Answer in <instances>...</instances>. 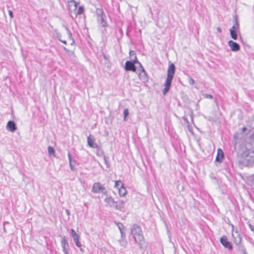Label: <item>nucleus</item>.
I'll return each instance as SVG.
<instances>
[{
  "label": "nucleus",
  "mask_w": 254,
  "mask_h": 254,
  "mask_svg": "<svg viewBox=\"0 0 254 254\" xmlns=\"http://www.w3.org/2000/svg\"><path fill=\"white\" fill-rule=\"evenodd\" d=\"M175 66L174 64L172 63L169 64L167 69V78L164 85V88L162 91L164 95H165L170 89L172 81L175 74Z\"/></svg>",
  "instance_id": "obj_2"
},
{
  "label": "nucleus",
  "mask_w": 254,
  "mask_h": 254,
  "mask_svg": "<svg viewBox=\"0 0 254 254\" xmlns=\"http://www.w3.org/2000/svg\"><path fill=\"white\" fill-rule=\"evenodd\" d=\"M252 182L253 184L254 185V174L252 176Z\"/></svg>",
  "instance_id": "obj_39"
},
{
  "label": "nucleus",
  "mask_w": 254,
  "mask_h": 254,
  "mask_svg": "<svg viewBox=\"0 0 254 254\" xmlns=\"http://www.w3.org/2000/svg\"><path fill=\"white\" fill-rule=\"evenodd\" d=\"M107 206L110 207H116V202L111 196H107L104 200Z\"/></svg>",
  "instance_id": "obj_13"
},
{
  "label": "nucleus",
  "mask_w": 254,
  "mask_h": 254,
  "mask_svg": "<svg viewBox=\"0 0 254 254\" xmlns=\"http://www.w3.org/2000/svg\"><path fill=\"white\" fill-rule=\"evenodd\" d=\"M70 231H71V234L72 236H73V235H74L76 234L75 231L73 229H71Z\"/></svg>",
  "instance_id": "obj_34"
},
{
  "label": "nucleus",
  "mask_w": 254,
  "mask_h": 254,
  "mask_svg": "<svg viewBox=\"0 0 254 254\" xmlns=\"http://www.w3.org/2000/svg\"><path fill=\"white\" fill-rule=\"evenodd\" d=\"M68 159H69V164H70V168L72 170H73V166L71 164V155L69 153L68 154Z\"/></svg>",
  "instance_id": "obj_30"
},
{
  "label": "nucleus",
  "mask_w": 254,
  "mask_h": 254,
  "mask_svg": "<svg viewBox=\"0 0 254 254\" xmlns=\"http://www.w3.org/2000/svg\"><path fill=\"white\" fill-rule=\"evenodd\" d=\"M78 4V3H74L73 4L68 3V6L69 10L71 11H75L77 7Z\"/></svg>",
  "instance_id": "obj_19"
},
{
  "label": "nucleus",
  "mask_w": 254,
  "mask_h": 254,
  "mask_svg": "<svg viewBox=\"0 0 254 254\" xmlns=\"http://www.w3.org/2000/svg\"><path fill=\"white\" fill-rule=\"evenodd\" d=\"M131 233L135 242L139 245H142L144 238L141 228L137 225H134L131 228Z\"/></svg>",
  "instance_id": "obj_4"
},
{
  "label": "nucleus",
  "mask_w": 254,
  "mask_h": 254,
  "mask_svg": "<svg viewBox=\"0 0 254 254\" xmlns=\"http://www.w3.org/2000/svg\"><path fill=\"white\" fill-rule=\"evenodd\" d=\"M48 151L50 155H53L54 157H56L55 149L53 147L49 146Z\"/></svg>",
  "instance_id": "obj_23"
},
{
  "label": "nucleus",
  "mask_w": 254,
  "mask_h": 254,
  "mask_svg": "<svg viewBox=\"0 0 254 254\" xmlns=\"http://www.w3.org/2000/svg\"><path fill=\"white\" fill-rule=\"evenodd\" d=\"M132 61V62L127 61L125 64V69L126 70H131L133 72H135L136 70L135 67L134 66V64Z\"/></svg>",
  "instance_id": "obj_10"
},
{
  "label": "nucleus",
  "mask_w": 254,
  "mask_h": 254,
  "mask_svg": "<svg viewBox=\"0 0 254 254\" xmlns=\"http://www.w3.org/2000/svg\"><path fill=\"white\" fill-rule=\"evenodd\" d=\"M84 8L83 6H79V7L78 8V9L77 11L76 14L79 15V14H82L84 12Z\"/></svg>",
  "instance_id": "obj_25"
},
{
  "label": "nucleus",
  "mask_w": 254,
  "mask_h": 254,
  "mask_svg": "<svg viewBox=\"0 0 254 254\" xmlns=\"http://www.w3.org/2000/svg\"><path fill=\"white\" fill-rule=\"evenodd\" d=\"M65 212H66V214H67V215L68 216H69V215H70V212H69V211L68 210L66 209V210H65Z\"/></svg>",
  "instance_id": "obj_36"
},
{
  "label": "nucleus",
  "mask_w": 254,
  "mask_h": 254,
  "mask_svg": "<svg viewBox=\"0 0 254 254\" xmlns=\"http://www.w3.org/2000/svg\"><path fill=\"white\" fill-rule=\"evenodd\" d=\"M204 96L206 98H210V99L212 98V96L210 94H205Z\"/></svg>",
  "instance_id": "obj_32"
},
{
  "label": "nucleus",
  "mask_w": 254,
  "mask_h": 254,
  "mask_svg": "<svg viewBox=\"0 0 254 254\" xmlns=\"http://www.w3.org/2000/svg\"><path fill=\"white\" fill-rule=\"evenodd\" d=\"M122 238L119 241V243L121 245V246L123 247H125L127 244V241L125 239V236L123 235V237L121 236Z\"/></svg>",
  "instance_id": "obj_22"
},
{
  "label": "nucleus",
  "mask_w": 254,
  "mask_h": 254,
  "mask_svg": "<svg viewBox=\"0 0 254 254\" xmlns=\"http://www.w3.org/2000/svg\"><path fill=\"white\" fill-rule=\"evenodd\" d=\"M129 56L130 57V59L131 61H132L134 63H138L135 53L134 51H130L129 52Z\"/></svg>",
  "instance_id": "obj_18"
},
{
  "label": "nucleus",
  "mask_w": 254,
  "mask_h": 254,
  "mask_svg": "<svg viewBox=\"0 0 254 254\" xmlns=\"http://www.w3.org/2000/svg\"><path fill=\"white\" fill-rule=\"evenodd\" d=\"M96 12L97 15V20L99 24H100L102 27L107 26V23L104 19L105 16L104 15L103 10L100 8H97Z\"/></svg>",
  "instance_id": "obj_5"
},
{
  "label": "nucleus",
  "mask_w": 254,
  "mask_h": 254,
  "mask_svg": "<svg viewBox=\"0 0 254 254\" xmlns=\"http://www.w3.org/2000/svg\"><path fill=\"white\" fill-rule=\"evenodd\" d=\"M228 45L233 52H237L240 50V47L239 45L232 40L228 42Z\"/></svg>",
  "instance_id": "obj_11"
},
{
  "label": "nucleus",
  "mask_w": 254,
  "mask_h": 254,
  "mask_svg": "<svg viewBox=\"0 0 254 254\" xmlns=\"http://www.w3.org/2000/svg\"><path fill=\"white\" fill-rule=\"evenodd\" d=\"M235 23L233 26V27H232V28L231 29H233V30H236V29L239 28V25L238 22L236 19L235 20Z\"/></svg>",
  "instance_id": "obj_26"
},
{
  "label": "nucleus",
  "mask_w": 254,
  "mask_h": 254,
  "mask_svg": "<svg viewBox=\"0 0 254 254\" xmlns=\"http://www.w3.org/2000/svg\"><path fill=\"white\" fill-rule=\"evenodd\" d=\"M240 165L243 167L251 166L254 162V150L251 142H243L240 146Z\"/></svg>",
  "instance_id": "obj_1"
},
{
  "label": "nucleus",
  "mask_w": 254,
  "mask_h": 254,
  "mask_svg": "<svg viewBox=\"0 0 254 254\" xmlns=\"http://www.w3.org/2000/svg\"><path fill=\"white\" fill-rule=\"evenodd\" d=\"M61 244H62V246L63 248L64 253H67L68 245V243L67 242V241H66L65 237H64V238H62V239L61 240Z\"/></svg>",
  "instance_id": "obj_15"
},
{
  "label": "nucleus",
  "mask_w": 254,
  "mask_h": 254,
  "mask_svg": "<svg viewBox=\"0 0 254 254\" xmlns=\"http://www.w3.org/2000/svg\"><path fill=\"white\" fill-rule=\"evenodd\" d=\"M118 227H119V229L120 230L121 236L123 237V235H125V234L123 233V230H122V228L123 227V226L122 224H118Z\"/></svg>",
  "instance_id": "obj_28"
},
{
  "label": "nucleus",
  "mask_w": 254,
  "mask_h": 254,
  "mask_svg": "<svg viewBox=\"0 0 254 254\" xmlns=\"http://www.w3.org/2000/svg\"><path fill=\"white\" fill-rule=\"evenodd\" d=\"M230 35L232 39L234 40H237L238 38V36L236 33V30H233V29H230Z\"/></svg>",
  "instance_id": "obj_21"
},
{
  "label": "nucleus",
  "mask_w": 254,
  "mask_h": 254,
  "mask_svg": "<svg viewBox=\"0 0 254 254\" xmlns=\"http://www.w3.org/2000/svg\"><path fill=\"white\" fill-rule=\"evenodd\" d=\"M127 193V191L124 186L119 189V193L120 196H124L126 195Z\"/></svg>",
  "instance_id": "obj_20"
},
{
  "label": "nucleus",
  "mask_w": 254,
  "mask_h": 254,
  "mask_svg": "<svg viewBox=\"0 0 254 254\" xmlns=\"http://www.w3.org/2000/svg\"><path fill=\"white\" fill-rule=\"evenodd\" d=\"M250 228L252 231H254V229H253V228H252V227L251 226H250Z\"/></svg>",
  "instance_id": "obj_41"
},
{
  "label": "nucleus",
  "mask_w": 254,
  "mask_h": 254,
  "mask_svg": "<svg viewBox=\"0 0 254 254\" xmlns=\"http://www.w3.org/2000/svg\"><path fill=\"white\" fill-rule=\"evenodd\" d=\"M140 66L141 67V72L139 73L138 77L139 79L141 80L142 81L144 82H147L148 81L147 75L145 71H144L141 65H140Z\"/></svg>",
  "instance_id": "obj_12"
},
{
  "label": "nucleus",
  "mask_w": 254,
  "mask_h": 254,
  "mask_svg": "<svg viewBox=\"0 0 254 254\" xmlns=\"http://www.w3.org/2000/svg\"><path fill=\"white\" fill-rule=\"evenodd\" d=\"M72 237L73 238L74 241L75 242V243L76 244V245L78 247H80L81 245H80V243L79 242L80 236L78 234H76L75 235H73Z\"/></svg>",
  "instance_id": "obj_17"
},
{
  "label": "nucleus",
  "mask_w": 254,
  "mask_h": 254,
  "mask_svg": "<svg viewBox=\"0 0 254 254\" xmlns=\"http://www.w3.org/2000/svg\"><path fill=\"white\" fill-rule=\"evenodd\" d=\"M250 140H251V141L254 142V134H253L251 136Z\"/></svg>",
  "instance_id": "obj_35"
},
{
  "label": "nucleus",
  "mask_w": 254,
  "mask_h": 254,
  "mask_svg": "<svg viewBox=\"0 0 254 254\" xmlns=\"http://www.w3.org/2000/svg\"><path fill=\"white\" fill-rule=\"evenodd\" d=\"M7 128L11 132H13L16 129L15 123L12 121H9L7 124Z\"/></svg>",
  "instance_id": "obj_16"
},
{
  "label": "nucleus",
  "mask_w": 254,
  "mask_h": 254,
  "mask_svg": "<svg viewBox=\"0 0 254 254\" xmlns=\"http://www.w3.org/2000/svg\"><path fill=\"white\" fill-rule=\"evenodd\" d=\"M188 81H189V82L190 84L191 85H193V84H194L195 83V81L193 79V78L192 77H191L190 76H189V78H188Z\"/></svg>",
  "instance_id": "obj_29"
},
{
  "label": "nucleus",
  "mask_w": 254,
  "mask_h": 254,
  "mask_svg": "<svg viewBox=\"0 0 254 254\" xmlns=\"http://www.w3.org/2000/svg\"><path fill=\"white\" fill-rule=\"evenodd\" d=\"M221 243L226 248L231 249L232 246L231 244L228 241L227 238L223 236L220 239Z\"/></svg>",
  "instance_id": "obj_9"
},
{
  "label": "nucleus",
  "mask_w": 254,
  "mask_h": 254,
  "mask_svg": "<svg viewBox=\"0 0 254 254\" xmlns=\"http://www.w3.org/2000/svg\"><path fill=\"white\" fill-rule=\"evenodd\" d=\"M105 162L106 163V159H105Z\"/></svg>",
  "instance_id": "obj_42"
},
{
  "label": "nucleus",
  "mask_w": 254,
  "mask_h": 254,
  "mask_svg": "<svg viewBox=\"0 0 254 254\" xmlns=\"http://www.w3.org/2000/svg\"><path fill=\"white\" fill-rule=\"evenodd\" d=\"M232 235L233 238V241L237 245H239L241 243L242 241V238L241 237V235L238 233L237 228L235 229L234 226L233 225H232Z\"/></svg>",
  "instance_id": "obj_6"
},
{
  "label": "nucleus",
  "mask_w": 254,
  "mask_h": 254,
  "mask_svg": "<svg viewBox=\"0 0 254 254\" xmlns=\"http://www.w3.org/2000/svg\"><path fill=\"white\" fill-rule=\"evenodd\" d=\"M58 38L65 45H72L74 43V41L72 38L71 33L67 27H65L62 35H58Z\"/></svg>",
  "instance_id": "obj_3"
},
{
  "label": "nucleus",
  "mask_w": 254,
  "mask_h": 254,
  "mask_svg": "<svg viewBox=\"0 0 254 254\" xmlns=\"http://www.w3.org/2000/svg\"><path fill=\"white\" fill-rule=\"evenodd\" d=\"M105 190V188L99 183H94L92 187V191L96 193L102 192Z\"/></svg>",
  "instance_id": "obj_7"
},
{
  "label": "nucleus",
  "mask_w": 254,
  "mask_h": 254,
  "mask_svg": "<svg viewBox=\"0 0 254 254\" xmlns=\"http://www.w3.org/2000/svg\"><path fill=\"white\" fill-rule=\"evenodd\" d=\"M188 129L190 132L192 133V129L190 128V126H188Z\"/></svg>",
  "instance_id": "obj_38"
},
{
  "label": "nucleus",
  "mask_w": 254,
  "mask_h": 254,
  "mask_svg": "<svg viewBox=\"0 0 254 254\" xmlns=\"http://www.w3.org/2000/svg\"><path fill=\"white\" fill-rule=\"evenodd\" d=\"M87 143L91 148H96L98 147L97 143H95V139L94 137L91 134L87 137Z\"/></svg>",
  "instance_id": "obj_8"
},
{
  "label": "nucleus",
  "mask_w": 254,
  "mask_h": 254,
  "mask_svg": "<svg viewBox=\"0 0 254 254\" xmlns=\"http://www.w3.org/2000/svg\"><path fill=\"white\" fill-rule=\"evenodd\" d=\"M67 3H76L75 1H74L73 0H67Z\"/></svg>",
  "instance_id": "obj_33"
},
{
  "label": "nucleus",
  "mask_w": 254,
  "mask_h": 254,
  "mask_svg": "<svg viewBox=\"0 0 254 254\" xmlns=\"http://www.w3.org/2000/svg\"><path fill=\"white\" fill-rule=\"evenodd\" d=\"M224 158V153L222 150L219 148L217 150V155L216 158V161L219 162H221Z\"/></svg>",
  "instance_id": "obj_14"
},
{
  "label": "nucleus",
  "mask_w": 254,
  "mask_h": 254,
  "mask_svg": "<svg viewBox=\"0 0 254 254\" xmlns=\"http://www.w3.org/2000/svg\"><path fill=\"white\" fill-rule=\"evenodd\" d=\"M128 115V110L127 109H125L124 111V120L125 121H126V118L127 117Z\"/></svg>",
  "instance_id": "obj_27"
},
{
  "label": "nucleus",
  "mask_w": 254,
  "mask_h": 254,
  "mask_svg": "<svg viewBox=\"0 0 254 254\" xmlns=\"http://www.w3.org/2000/svg\"><path fill=\"white\" fill-rule=\"evenodd\" d=\"M247 128L246 127H244L243 128H242V131L243 132H245L246 130H247Z\"/></svg>",
  "instance_id": "obj_40"
},
{
  "label": "nucleus",
  "mask_w": 254,
  "mask_h": 254,
  "mask_svg": "<svg viewBox=\"0 0 254 254\" xmlns=\"http://www.w3.org/2000/svg\"><path fill=\"white\" fill-rule=\"evenodd\" d=\"M217 31L219 32V33H221V28L220 27H217Z\"/></svg>",
  "instance_id": "obj_37"
},
{
  "label": "nucleus",
  "mask_w": 254,
  "mask_h": 254,
  "mask_svg": "<svg viewBox=\"0 0 254 254\" xmlns=\"http://www.w3.org/2000/svg\"><path fill=\"white\" fill-rule=\"evenodd\" d=\"M8 13H9V15L10 17L11 18H13V12L11 10H9L8 11Z\"/></svg>",
  "instance_id": "obj_31"
},
{
  "label": "nucleus",
  "mask_w": 254,
  "mask_h": 254,
  "mask_svg": "<svg viewBox=\"0 0 254 254\" xmlns=\"http://www.w3.org/2000/svg\"><path fill=\"white\" fill-rule=\"evenodd\" d=\"M115 187L117 188L118 189L124 186V184L121 181H117L115 182Z\"/></svg>",
  "instance_id": "obj_24"
}]
</instances>
